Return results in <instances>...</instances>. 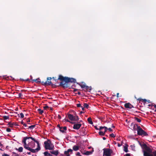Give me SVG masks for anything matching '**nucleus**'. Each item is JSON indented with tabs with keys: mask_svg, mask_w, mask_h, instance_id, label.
I'll return each instance as SVG.
<instances>
[{
	"mask_svg": "<svg viewBox=\"0 0 156 156\" xmlns=\"http://www.w3.org/2000/svg\"><path fill=\"white\" fill-rule=\"evenodd\" d=\"M44 154L46 156H49L50 155V154L48 153V152H45L44 153Z\"/></svg>",
	"mask_w": 156,
	"mask_h": 156,
	"instance_id": "obj_23",
	"label": "nucleus"
},
{
	"mask_svg": "<svg viewBox=\"0 0 156 156\" xmlns=\"http://www.w3.org/2000/svg\"><path fill=\"white\" fill-rule=\"evenodd\" d=\"M81 108L82 110H84L85 108H84V107H83V106H81Z\"/></svg>",
	"mask_w": 156,
	"mask_h": 156,
	"instance_id": "obj_41",
	"label": "nucleus"
},
{
	"mask_svg": "<svg viewBox=\"0 0 156 156\" xmlns=\"http://www.w3.org/2000/svg\"><path fill=\"white\" fill-rule=\"evenodd\" d=\"M86 90H91V87H88L87 85H86V87L85 88Z\"/></svg>",
	"mask_w": 156,
	"mask_h": 156,
	"instance_id": "obj_21",
	"label": "nucleus"
},
{
	"mask_svg": "<svg viewBox=\"0 0 156 156\" xmlns=\"http://www.w3.org/2000/svg\"><path fill=\"white\" fill-rule=\"evenodd\" d=\"M47 107H44V108H47Z\"/></svg>",
	"mask_w": 156,
	"mask_h": 156,
	"instance_id": "obj_58",
	"label": "nucleus"
},
{
	"mask_svg": "<svg viewBox=\"0 0 156 156\" xmlns=\"http://www.w3.org/2000/svg\"><path fill=\"white\" fill-rule=\"evenodd\" d=\"M134 129H136L137 131V134L139 135H146V133L143 130L140 126L137 125H135L134 126Z\"/></svg>",
	"mask_w": 156,
	"mask_h": 156,
	"instance_id": "obj_4",
	"label": "nucleus"
},
{
	"mask_svg": "<svg viewBox=\"0 0 156 156\" xmlns=\"http://www.w3.org/2000/svg\"><path fill=\"white\" fill-rule=\"evenodd\" d=\"M22 95V94L21 93H19V97H20Z\"/></svg>",
	"mask_w": 156,
	"mask_h": 156,
	"instance_id": "obj_45",
	"label": "nucleus"
},
{
	"mask_svg": "<svg viewBox=\"0 0 156 156\" xmlns=\"http://www.w3.org/2000/svg\"><path fill=\"white\" fill-rule=\"evenodd\" d=\"M81 126V124L78 123H75L74 125L73 128L74 129H79Z\"/></svg>",
	"mask_w": 156,
	"mask_h": 156,
	"instance_id": "obj_9",
	"label": "nucleus"
},
{
	"mask_svg": "<svg viewBox=\"0 0 156 156\" xmlns=\"http://www.w3.org/2000/svg\"><path fill=\"white\" fill-rule=\"evenodd\" d=\"M27 154H30V152H28V153H27Z\"/></svg>",
	"mask_w": 156,
	"mask_h": 156,
	"instance_id": "obj_53",
	"label": "nucleus"
},
{
	"mask_svg": "<svg viewBox=\"0 0 156 156\" xmlns=\"http://www.w3.org/2000/svg\"><path fill=\"white\" fill-rule=\"evenodd\" d=\"M51 79V77H48L47 78V81L45 82V84L47 85H50L51 84L50 80Z\"/></svg>",
	"mask_w": 156,
	"mask_h": 156,
	"instance_id": "obj_11",
	"label": "nucleus"
},
{
	"mask_svg": "<svg viewBox=\"0 0 156 156\" xmlns=\"http://www.w3.org/2000/svg\"><path fill=\"white\" fill-rule=\"evenodd\" d=\"M124 106L126 108L129 109L132 108L133 107V106L129 103L126 104Z\"/></svg>",
	"mask_w": 156,
	"mask_h": 156,
	"instance_id": "obj_10",
	"label": "nucleus"
},
{
	"mask_svg": "<svg viewBox=\"0 0 156 156\" xmlns=\"http://www.w3.org/2000/svg\"><path fill=\"white\" fill-rule=\"evenodd\" d=\"M105 128V132H106L107 130V128L106 127L104 126V127H102V126H100V128L99 129V130H102L103 129Z\"/></svg>",
	"mask_w": 156,
	"mask_h": 156,
	"instance_id": "obj_16",
	"label": "nucleus"
},
{
	"mask_svg": "<svg viewBox=\"0 0 156 156\" xmlns=\"http://www.w3.org/2000/svg\"><path fill=\"white\" fill-rule=\"evenodd\" d=\"M21 123H22V124H24V123H23V122H21Z\"/></svg>",
	"mask_w": 156,
	"mask_h": 156,
	"instance_id": "obj_54",
	"label": "nucleus"
},
{
	"mask_svg": "<svg viewBox=\"0 0 156 156\" xmlns=\"http://www.w3.org/2000/svg\"><path fill=\"white\" fill-rule=\"evenodd\" d=\"M95 127L96 129L97 130H98L99 129L97 127V126H95Z\"/></svg>",
	"mask_w": 156,
	"mask_h": 156,
	"instance_id": "obj_46",
	"label": "nucleus"
},
{
	"mask_svg": "<svg viewBox=\"0 0 156 156\" xmlns=\"http://www.w3.org/2000/svg\"><path fill=\"white\" fill-rule=\"evenodd\" d=\"M30 77H31V79H32V77L31 76H30Z\"/></svg>",
	"mask_w": 156,
	"mask_h": 156,
	"instance_id": "obj_59",
	"label": "nucleus"
},
{
	"mask_svg": "<svg viewBox=\"0 0 156 156\" xmlns=\"http://www.w3.org/2000/svg\"><path fill=\"white\" fill-rule=\"evenodd\" d=\"M137 122H140L141 121V120L140 119L138 118H135Z\"/></svg>",
	"mask_w": 156,
	"mask_h": 156,
	"instance_id": "obj_25",
	"label": "nucleus"
},
{
	"mask_svg": "<svg viewBox=\"0 0 156 156\" xmlns=\"http://www.w3.org/2000/svg\"><path fill=\"white\" fill-rule=\"evenodd\" d=\"M44 144L46 149L52 150L54 149V146L49 140L45 141L44 142Z\"/></svg>",
	"mask_w": 156,
	"mask_h": 156,
	"instance_id": "obj_5",
	"label": "nucleus"
},
{
	"mask_svg": "<svg viewBox=\"0 0 156 156\" xmlns=\"http://www.w3.org/2000/svg\"><path fill=\"white\" fill-rule=\"evenodd\" d=\"M31 139L33 140L34 141V142L38 141H37L35 140V139L34 138L32 137L26 136V137H24L23 140L22 141L23 143V144H25L26 142V140L27 139Z\"/></svg>",
	"mask_w": 156,
	"mask_h": 156,
	"instance_id": "obj_8",
	"label": "nucleus"
},
{
	"mask_svg": "<svg viewBox=\"0 0 156 156\" xmlns=\"http://www.w3.org/2000/svg\"><path fill=\"white\" fill-rule=\"evenodd\" d=\"M79 85L81 86V87L82 88H85L86 87V85L85 84H81V85L79 84Z\"/></svg>",
	"mask_w": 156,
	"mask_h": 156,
	"instance_id": "obj_24",
	"label": "nucleus"
},
{
	"mask_svg": "<svg viewBox=\"0 0 156 156\" xmlns=\"http://www.w3.org/2000/svg\"><path fill=\"white\" fill-rule=\"evenodd\" d=\"M75 91H76V89H75L74 90Z\"/></svg>",
	"mask_w": 156,
	"mask_h": 156,
	"instance_id": "obj_55",
	"label": "nucleus"
},
{
	"mask_svg": "<svg viewBox=\"0 0 156 156\" xmlns=\"http://www.w3.org/2000/svg\"><path fill=\"white\" fill-rule=\"evenodd\" d=\"M39 80H40V79H37L34 80V81L36 82L37 83L40 82V81H38Z\"/></svg>",
	"mask_w": 156,
	"mask_h": 156,
	"instance_id": "obj_32",
	"label": "nucleus"
},
{
	"mask_svg": "<svg viewBox=\"0 0 156 156\" xmlns=\"http://www.w3.org/2000/svg\"><path fill=\"white\" fill-rule=\"evenodd\" d=\"M92 152L91 151H87L86 152H85L84 154L86 155H89L92 154Z\"/></svg>",
	"mask_w": 156,
	"mask_h": 156,
	"instance_id": "obj_18",
	"label": "nucleus"
},
{
	"mask_svg": "<svg viewBox=\"0 0 156 156\" xmlns=\"http://www.w3.org/2000/svg\"><path fill=\"white\" fill-rule=\"evenodd\" d=\"M59 118L60 119V118H61V117H60V116H59Z\"/></svg>",
	"mask_w": 156,
	"mask_h": 156,
	"instance_id": "obj_57",
	"label": "nucleus"
},
{
	"mask_svg": "<svg viewBox=\"0 0 156 156\" xmlns=\"http://www.w3.org/2000/svg\"><path fill=\"white\" fill-rule=\"evenodd\" d=\"M122 145V144H120L119 143H118V147H120Z\"/></svg>",
	"mask_w": 156,
	"mask_h": 156,
	"instance_id": "obj_40",
	"label": "nucleus"
},
{
	"mask_svg": "<svg viewBox=\"0 0 156 156\" xmlns=\"http://www.w3.org/2000/svg\"><path fill=\"white\" fill-rule=\"evenodd\" d=\"M64 82H61L60 83V84L61 85H64L65 84V83H64Z\"/></svg>",
	"mask_w": 156,
	"mask_h": 156,
	"instance_id": "obj_39",
	"label": "nucleus"
},
{
	"mask_svg": "<svg viewBox=\"0 0 156 156\" xmlns=\"http://www.w3.org/2000/svg\"><path fill=\"white\" fill-rule=\"evenodd\" d=\"M37 111H38V112H39V113H40V114H42V113H43V112H44L43 110H41L40 109H38L37 110Z\"/></svg>",
	"mask_w": 156,
	"mask_h": 156,
	"instance_id": "obj_20",
	"label": "nucleus"
},
{
	"mask_svg": "<svg viewBox=\"0 0 156 156\" xmlns=\"http://www.w3.org/2000/svg\"><path fill=\"white\" fill-rule=\"evenodd\" d=\"M117 140H120V139L119 138H118L117 139Z\"/></svg>",
	"mask_w": 156,
	"mask_h": 156,
	"instance_id": "obj_49",
	"label": "nucleus"
},
{
	"mask_svg": "<svg viewBox=\"0 0 156 156\" xmlns=\"http://www.w3.org/2000/svg\"><path fill=\"white\" fill-rule=\"evenodd\" d=\"M59 129L60 131L62 133H64L65 132V131L64 130L63 127H60Z\"/></svg>",
	"mask_w": 156,
	"mask_h": 156,
	"instance_id": "obj_27",
	"label": "nucleus"
},
{
	"mask_svg": "<svg viewBox=\"0 0 156 156\" xmlns=\"http://www.w3.org/2000/svg\"><path fill=\"white\" fill-rule=\"evenodd\" d=\"M126 156H130V155L129 154H126Z\"/></svg>",
	"mask_w": 156,
	"mask_h": 156,
	"instance_id": "obj_44",
	"label": "nucleus"
},
{
	"mask_svg": "<svg viewBox=\"0 0 156 156\" xmlns=\"http://www.w3.org/2000/svg\"><path fill=\"white\" fill-rule=\"evenodd\" d=\"M73 150L71 149H69L66 151H65L64 152L66 156H70V154H69V153L70 152L71 154Z\"/></svg>",
	"mask_w": 156,
	"mask_h": 156,
	"instance_id": "obj_12",
	"label": "nucleus"
},
{
	"mask_svg": "<svg viewBox=\"0 0 156 156\" xmlns=\"http://www.w3.org/2000/svg\"><path fill=\"white\" fill-rule=\"evenodd\" d=\"M140 145L143 149L144 156H156V152H153L152 153V150L151 147H147L144 144H140Z\"/></svg>",
	"mask_w": 156,
	"mask_h": 156,
	"instance_id": "obj_2",
	"label": "nucleus"
},
{
	"mask_svg": "<svg viewBox=\"0 0 156 156\" xmlns=\"http://www.w3.org/2000/svg\"><path fill=\"white\" fill-rule=\"evenodd\" d=\"M50 152L56 156H57L58 154V151L57 150L56 151H50Z\"/></svg>",
	"mask_w": 156,
	"mask_h": 156,
	"instance_id": "obj_13",
	"label": "nucleus"
},
{
	"mask_svg": "<svg viewBox=\"0 0 156 156\" xmlns=\"http://www.w3.org/2000/svg\"><path fill=\"white\" fill-rule=\"evenodd\" d=\"M58 127H59V129H60V127H60V125H58Z\"/></svg>",
	"mask_w": 156,
	"mask_h": 156,
	"instance_id": "obj_50",
	"label": "nucleus"
},
{
	"mask_svg": "<svg viewBox=\"0 0 156 156\" xmlns=\"http://www.w3.org/2000/svg\"><path fill=\"white\" fill-rule=\"evenodd\" d=\"M87 121L88 122L91 124H92L93 123V122L92 121V119L90 117H89L88 118Z\"/></svg>",
	"mask_w": 156,
	"mask_h": 156,
	"instance_id": "obj_17",
	"label": "nucleus"
},
{
	"mask_svg": "<svg viewBox=\"0 0 156 156\" xmlns=\"http://www.w3.org/2000/svg\"><path fill=\"white\" fill-rule=\"evenodd\" d=\"M16 150L18 151L19 152H22L23 151V148L22 147H20L18 149L16 148Z\"/></svg>",
	"mask_w": 156,
	"mask_h": 156,
	"instance_id": "obj_15",
	"label": "nucleus"
},
{
	"mask_svg": "<svg viewBox=\"0 0 156 156\" xmlns=\"http://www.w3.org/2000/svg\"><path fill=\"white\" fill-rule=\"evenodd\" d=\"M149 101H149V100H148V101H147V102H149Z\"/></svg>",
	"mask_w": 156,
	"mask_h": 156,
	"instance_id": "obj_56",
	"label": "nucleus"
},
{
	"mask_svg": "<svg viewBox=\"0 0 156 156\" xmlns=\"http://www.w3.org/2000/svg\"><path fill=\"white\" fill-rule=\"evenodd\" d=\"M76 155V156H81V155H80V153L79 152H77Z\"/></svg>",
	"mask_w": 156,
	"mask_h": 156,
	"instance_id": "obj_30",
	"label": "nucleus"
},
{
	"mask_svg": "<svg viewBox=\"0 0 156 156\" xmlns=\"http://www.w3.org/2000/svg\"><path fill=\"white\" fill-rule=\"evenodd\" d=\"M37 144V147L35 149H33L32 148L35 147V143L34 142H31L28 144H27L26 143L25 144H23V146L24 148L32 152L35 153L37 152L40 149L39 143L38 141L35 142Z\"/></svg>",
	"mask_w": 156,
	"mask_h": 156,
	"instance_id": "obj_1",
	"label": "nucleus"
},
{
	"mask_svg": "<svg viewBox=\"0 0 156 156\" xmlns=\"http://www.w3.org/2000/svg\"><path fill=\"white\" fill-rule=\"evenodd\" d=\"M119 93H117V97L118 98L119 96Z\"/></svg>",
	"mask_w": 156,
	"mask_h": 156,
	"instance_id": "obj_48",
	"label": "nucleus"
},
{
	"mask_svg": "<svg viewBox=\"0 0 156 156\" xmlns=\"http://www.w3.org/2000/svg\"><path fill=\"white\" fill-rule=\"evenodd\" d=\"M2 156H9V155L6 154L4 153L2 155Z\"/></svg>",
	"mask_w": 156,
	"mask_h": 156,
	"instance_id": "obj_33",
	"label": "nucleus"
},
{
	"mask_svg": "<svg viewBox=\"0 0 156 156\" xmlns=\"http://www.w3.org/2000/svg\"><path fill=\"white\" fill-rule=\"evenodd\" d=\"M7 131L8 132H10L11 131V129L9 128H7Z\"/></svg>",
	"mask_w": 156,
	"mask_h": 156,
	"instance_id": "obj_36",
	"label": "nucleus"
},
{
	"mask_svg": "<svg viewBox=\"0 0 156 156\" xmlns=\"http://www.w3.org/2000/svg\"><path fill=\"white\" fill-rule=\"evenodd\" d=\"M108 129L109 131H112V129L111 128H109L108 129L107 128V129Z\"/></svg>",
	"mask_w": 156,
	"mask_h": 156,
	"instance_id": "obj_38",
	"label": "nucleus"
},
{
	"mask_svg": "<svg viewBox=\"0 0 156 156\" xmlns=\"http://www.w3.org/2000/svg\"><path fill=\"white\" fill-rule=\"evenodd\" d=\"M103 139L104 140H106V138H105V137H103Z\"/></svg>",
	"mask_w": 156,
	"mask_h": 156,
	"instance_id": "obj_51",
	"label": "nucleus"
},
{
	"mask_svg": "<svg viewBox=\"0 0 156 156\" xmlns=\"http://www.w3.org/2000/svg\"><path fill=\"white\" fill-rule=\"evenodd\" d=\"M35 126L34 125L31 126H29V128L30 129H33L34 127Z\"/></svg>",
	"mask_w": 156,
	"mask_h": 156,
	"instance_id": "obj_28",
	"label": "nucleus"
},
{
	"mask_svg": "<svg viewBox=\"0 0 156 156\" xmlns=\"http://www.w3.org/2000/svg\"><path fill=\"white\" fill-rule=\"evenodd\" d=\"M23 126H25V127H27V124L25 123H24L23 124Z\"/></svg>",
	"mask_w": 156,
	"mask_h": 156,
	"instance_id": "obj_42",
	"label": "nucleus"
},
{
	"mask_svg": "<svg viewBox=\"0 0 156 156\" xmlns=\"http://www.w3.org/2000/svg\"><path fill=\"white\" fill-rule=\"evenodd\" d=\"M124 151L126 152H128L127 149L125 147L124 148Z\"/></svg>",
	"mask_w": 156,
	"mask_h": 156,
	"instance_id": "obj_34",
	"label": "nucleus"
},
{
	"mask_svg": "<svg viewBox=\"0 0 156 156\" xmlns=\"http://www.w3.org/2000/svg\"><path fill=\"white\" fill-rule=\"evenodd\" d=\"M58 79L61 81H64L66 82H71L75 83L76 82V80L73 78H69L68 77H64L60 75L58 78Z\"/></svg>",
	"mask_w": 156,
	"mask_h": 156,
	"instance_id": "obj_3",
	"label": "nucleus"
},
{
	"mask_svg": "<svg viewBox=\"0 0 156 156\" xmlns=\"http://www.w3.org/2000/svg\"><path fill=\"white\" fill-rule=\"evenodd\" d=\"M63 129H64V130L65 131L66 130L67 128H66V126H65V127H63Z\"/></svg>",
	"mask_w": 156,
	"mask_h": 156,
	"instance_id": "obj_37",
	"label": "nucleus"
},
{
	"mask_svg": "<svg viewBox=\"0 0 156 156\" xmlns=\"http://www.w3.org/2000/svg\"><path fill=\"white\" fill-rule=\"evenodd\" d=\"M27 122H30V119H27Z\"/></svg>",
	"mask_w": 156,
	"mask_h": 156,
	"instance_id": "obj_47",
	"label": "nucleus"
},
{
	"mask_svg": "<svg viewBox=\"0 0 156 156\" xmlns=\"http://www.w3.org/2000/svg\"><path fill=\"white\" fill-rule=\"evenodd\" d=\"M77 106L78 107H81L82 106H81V104H77Z\"/></svg>",
	"mask_w": 156,
	"mask_h": 156,
	"instance_id": "obj_35",
	"label": "nucleus"
},
{
	"mask_svg": "<svg viewBox=\"0 0 156 156\" xmlns=\"http://www.w3.org/2000/svg\"><path fill=\"white\" fill-rule=\"evenodd\" d=\"M89 105L87 103H85L83 104V107L85 108H87L88 107Z\"/></svg>",
	"mask_w": 156,
	"mask_h": 156,
	"instance_id": "obj_22",
	"label": "nucleus"
},
{
	"mask_svg": "<svg viewBox=\"0 0 156 156\" xmlns=\"http://www.w3.org/2000/svg\"><path fill=\"white\" fill-rule=\"evenodd\" d=\"M103 156H110L112 152V151L109 148L103 149Z\"/></svg>",
	"mask_w": 156,
	"mask_h": 156,
	"instance_id": "obj_6",
	"label": "nucleus"
},
{
	"mask_svg": "<svg viewBox=\"0 0 156 156\" xmlns=\"http://www.w3.org/2000/svg\"><path fill=\"white\" fill-rule=\"evenodd\" d=\"M106 132L105 131L104 132L101 131L99 132V134L101 136H104Z\"/></svg>",
	"mask_w": 156,
	"mask_h": 156,
	"instance_id": "obj_19",
	"label": "nucleus"
},
{
	"mask_svg": "<svg viewBox=\"0 0 156 156\" xmlns=\"http://www.w3.org/2000/svg\"><path fill=\"white\" fill-rule=\"evenodd\" d=\"M20 117H21V118H23L24 117V115L23 114V113H20Z\"/></svg>",
	"mask_w": 156,
	"mask_h": 156,
	"instance_id": "obj_29",
	"label": "nucleus"
},
{
	"mask_svg": "<svg viewBox=\"0 0 156 156\" xmlns=\"http://www.w3.org/2000/svg\"><path fill=\"white\" fill-rule=\"evenodd\" d=\"M68 117L71 120L73 121H76L79 119L77 115L74 116L70 114L68 115Z\"/></svg>",
	"mask_w": 156,
	"mask_h": 156,
	"instance_id": "obj_7",
	"label": "nucleus"
},
{
	"mask_svg": "<svg viewBox=\"0 0 156 156\" xmlns=\"http://www.w3.org/2000/svg\"><path fill=\"white\" fill-rule=\"evenodd\" d=\"M9 126H10L11 127L12 126V123H10L9 124Z\"/></svg>",
	"mask_w": 156,
	"mask_h": 156,
	"instance_id": "obj_43",
	"label": "nucleus"
},
{
	"mask_svg": "<svg viewBox=\"0 0 156 156\" xmlns=\"http://www.w3.org/2000/svg\"><path fill=\"white\" fill-rule=\"evenodd\" d=\"M110 136L113 137H114L115 136V135L113 133H112V134H110Z\"/></svg>",
	"mask_w": 156,
	"mask_h": 156,
	"instance_id": "obj_31",
	"label": "nucleus"
},
{
	"mask_svg": "<svg viewBox=\"0 0 156 156\" xmlns=\"http://www.w3.org/2000/svg\"><path fill=\"white\" fill-rule=\"evenodd\" d=\"M3 117L4 120L7 119L9 118V117L7 116H3Z\"/></svg>",
	"mask_w": 156,
	"mask_h": 156,
	"instance_id": "obj_26",
	"label": "nucleus"
},
{
	"mask_svg": "<svg viewBox=\"0 0 156 156\" xmlns=\"http://www.w3.org/2000/svg\"><path fill=\"white\" fill-rule=\"evenodd\" d=\"M79 147L75 145L73 147V149L74 151H77L78 150Z\"/></svg>",
	"mask_w": 156,
	"mask_h": 156,
	"instance_id": "obj_14",
	"label": "nucleus"
},
{
	"mask_svg": "<svg viewBox=\"0 0 156 156\" xmlns=\"http://www.w3.org/2000/svg\"><path fill=\"white\" fill-rule=\"evenodd\" d=\"M144 101L145 102V101H146L147 100L145 99H144Z\"/></svg>",
	"mask_w": 156,
	"mask_h": 156,
	"instance_id": "obj_52",
	"label": "nucleus"
}]
</instances>
